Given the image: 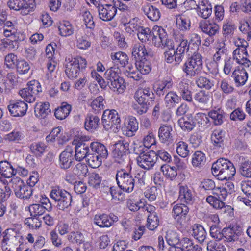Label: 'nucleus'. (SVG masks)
<instances>
[{
	"label": "nucleus",
	"instance_id": "obj_1",
	"mask_svg": "<svg viewBox=\"0 0 251 251\" xmlns=\"http://www.w3.org/2000/svg\"><path fill=\"white\" fill-rule=\"evenodd\" d=\"M212 174L220 180L231 179L236 173L233 163L229 160L223 158L218 159L213 163Z\"/></svg>",
	"mask_w": 251,
	"mask_h": 251
},
{
	"label": "nucleus",
	"instance_id": "obj_2",
	"mask_svg": "<svg viewBox=\"0 0 251 251\" xmlns=\"http://www.w3.org/2000/svg\"><path fill=\"white\" fill-rule=\"evenodd\" d=\"M24 238L20 234L11 229L4 231V237L1 241L3 251H21L23 246Z\"/></svg>",
	"mask_w": 251,
	"mask_h": 251
},
{
	"label": "nucleus",
	"instance_id": "obj_3",
	"mask_svg": "<svg viewBox=\"0 0 251 251\" xmlns=\"http://www.w3.org/2000/svg\"><path fill=\"white\" fill-rule=\"evenodd\" d=\"M121 70L119 67H112L107 69L104 73L106 80L109 82V88L118 93H122L126 88V82L120 76Z\"/></svg>",
	"mask_w": 251,
	"mask_h": 251
},
{
	"label": "nucleus",
	"instance_id": "obj_4",
	"mask_svg": "<svg viewBox=\"0 0 251 251\" xmlns=\"http://www.w3.org/2000/svg\"><path fill=\"white\" fill-rule=\"evenodd\" d=\"M136 101L139 104L137 109V113L142 115L147 112L149 106L152 105L154 101V94L149 88L137 90L134 95Z\"/></svg>",
	"mask_w": 251,
	"mask_h": 251
},
{
	"label": "nucleus",
	"instance_id": "obj_5",
	"mask_svg": "<svg viewBox=\"0 0 251 251\" xmlns=\"http://www.w3.org/2000/svg\"><path fill=\"white\" fill-rule=\"evenodd\" d=\"M131 167L128 169H121L117 171L116 180L119 187L124 191L131 192L135 186V179L132 175Z\"/></svg>",
	"mask_w": 251,
	"mask_h": 251
},
{
	"label": "nucleus",
	"instance_id": "obj_6",
	"mask_svg": "<svg viewBox=\"0 0 251 251\" xmlns=\"http://www.w3.org/2000/svg\"><path fill=\"white\" fill-rule=\"evenodd\" d=\"M180 43L176 50H166L164 56L168 63H171L174 60L176 64H179L184 57L185 53L189 51V45L188 40L183 38L182 36H180Z\"/></svg>",
	"mask_w": 251,
	"mask_h": 251
},
{
	"label": "nucleus",
	"instance_id": "obj_7",
	"mask_svg": "<svg viewBox=\"0 0 251 251\" xmlns=\"http://www.w3.org/2000/svg\"><path fill=\"white\" fill-rule=\"evenodd\" d=\"M86 66L87 61L82 57L69 58L66 60L65 64L66 75L70 79L73 80L77 77L79 71L85 70Z\"/></svg>",
	"mask_w": 251,
	"mask_h": 251
},
{
	"label": "nucleus",
	"instance_id": "obj_8",
	"mask_svg": "<svg viewBox=\"0 0 251 251\" xmlns=\"http://www.w3.org/2000/svg\"><path fill=\"white\" fill-rule=\"evenodd\" d=\"M50 197L57 203L56 207L61 210H64L71 205L72 197L64 189L55 187L50 193Z\"/></svg>",
	"mask_w": 251,
	"mask_h": 251
},
{
	"label": "nucleus",
	"instance_id": "obj_9",
	"mask_svg": "<svg viewBox=\"0 0 251 251\" xmlns=\"http://www.w3.org/2000/svg\"><path fill=\"white\" fill-rule=\"evenodd\" d=\"M9 184L13 189L15 196L18 198L28 199L32 195L33 188L24 183L19 177H13Z\"/></svg>",
	"mask_w": 251,
	"mask_h": 251
},
{
	"label": "nucleus",
	"instance_id": "obj_10",
	"mask_svg": "<svg viewBox=\"0 0 251 251\" xmlns=\"http://www.w3.org/2000/svg\"><path fill=\"white\" fill-rule=\"evenodd\" d=\"M201 55L199 53L194 54L184 63L183 71L191 77L195 76L202 69Z\"/></svg>",
	"mask_w": 251,
	"mask_h": 251
},
{
	"label": "nucleus",
	"instance_id": "obj_11",
	"mask_svg": "<svg viewBox=\"0 0 251 251\" xmlns=\"http://www.w3.org/2000/svg\"><path fill=\"white\" fill-rule=\"evenodd\" d=\"M102 124L106 130H109L115 126L116 129L120 127L121 119L115 110L107 109L104 111L102 118Z\"/></svg>",
	"mask_w": 251,
	"mask_h": 251
},
{
	"label": "nucleus",
	"instance_id": "obj_12",
	"mask_svg": "<svg viewBox=\"0 0 251 251\" xmlns=\"http://www.w3.org/2000/svg\"><path fill=\"white\" fill-rule=\"evenodd\" d=\"M42 91L41 86L38 81L33 80L28 83V86L19 92V94L27 102L32 103L36 100V95Z\"/></svg>",
	"mask_w": 251,
	"mask_h": 251
},
{
	"label": "nucleus",
	"instance_id": "obj_13",
	"mask_svg": "<svg viewBox=\"0 0 251 251\" xmlns=\"http://www.w3.org/2000/svg\"><path fill=\"white\" fill-rule=\"evenodd\" d=\"M129 143L126 140H121L114 145L112 156L115 162L122 163L127 158Z\"/></svg>",
	"mask_w": 251,
	"mask_h": 251
},
{
	"label": "nucleus",
	"instance_id": "obj_14",
	"mask_svg": "<svg viewBox=\"0 0 251 251\" xmlns=\"http://www.w3.org/2000/svg\"><path fill=\"white\" fill-rule=\"evenodd\" d=\"M136 161L139 167L149 170L151 169L156 163V152L153 150H150L147 151L146 154L137 157Z\"/></svg>",
	"mask_w": 251,
	"mask_h": 251
},
{
	"label": "nucleus",
	"instance_id": "obj_15",
	"mask_svg": "<svg viewBox=\"0 0 251 251\" xmlns=\"http://www.w3.org/2000/svg\"><path fill=\"white\" fill-rule=\"evenodd\" d=\"M7 4L10 9L17 11L22 10V12L25 15L33 11L35 7L34 1L32 0L27 3L25 0H11L8 2Z\"/></svg>",
	"mask_w": 251,
	"mask_h": 251
},
{
	"label": "nucleus",
	"instance_id": "obj_16",
	"mask_svg": "<svg viewBox=\"0 0 251 251\" xmlns=\"http://www.w3.org/2000/svg\"><path fill=\"white\" fill-rule=\"evenodd\" d=\"M153 56V52L150 49H147L143 44H136L133 46L132 57L135 62Z\"/></svg>",
	"mask_w": 251,
	"mask_h": 251
},
{
	"label": "nucleus",
	"instance_id": "obj_17",
	"mask_svg": "<svg viewBox=\"0 0 251 251\" xmlns=\"http://www.w3.org/2000/svg\"><path fill=\"white\" fill-rule=\"evenodd\" d=\"M74 150L72 146H67L59 155V166L61 169H67L72 165L74 159Z\"/></svg>",
	"mask_w": 251,
	"mask_h": 251
},
{
	"label": "nucleus",
	"instance_id": "obj_18",
	"mask_svg": "<svg viewBox=\"0 0 251 251\" xmlns=\"http://www.w3.org/2000/svg\"><path fill=\"white\" fill-rule=\"evenodd\" d=\"M10 114L14 117L23 116L25 114L27 109V105L21 100L11 102L8 106Z\"/></svg>",
	"mask_w": 251,
	"mask_h": 251
},
{
	"label": "nucleus",
	"instance_id": "obj_19",
	"mask_svg": "<svg viewBox=\"0 0 251 251\" xmlns=\"http://www.w3.org/2000/svg\"><path fill=\"white\" fill-rule=\"evenodd\" d=\"M85 139L79 141L75 148V154L74 155L76 160L80 161L84 159H86L87 154L90 153V145L83 142Z\"/></svg>",
	"mask_w": 251,
	"mask_h": 251
},
{
	"label": "nucleus",
	"instance_id": "obj_20",
	"mask_svg": "<svg viewBox=\"0 0 251 251\" xmlns=\"http://www.w3.org/2000/svg\"><path fill=\"white\" fill-rule=\"evenodd\" d=\"M189 208L184 204L175 205L172 210L174 218L181 225L185 223V217L189 212Z\"/></svg>",
	"mask_w": 251,
	"mask_h": 251
},
{
	"label": "nucleus",
	"instance_id": "obj_21",
	"mask_svg": "<svg viewBox=\"0 0 251 251\" xmlns=\"http://www.w3.org/2000/svg\"><path fill=\"white\" fill-rule=\"evenodd\" d=\"M173 129L170 125L164 124L160 126L158 129L159 141L164 144H169L173 141Z\"/></svg>",
	"mask_w": 251,
	"mask_h": 251
},
{
	"label": "nucleus",
	"instance_id": "obj_22",
	"mask_svg": "<svg viewBox=\"0 0 251 251\" xmlns=\"http://www.w3.org/2000/svg\"><path fill=\"white\" fill-rule=\"evenodd\" d=\"M167 34L165 29L161 26H154L152 31V37L153 44L155 46L160 47L164 41H166Z\"/></svg>",
	"mask_w": 251,
	"mask_h": 251
},
{
	"label": "nucleus",
	"instance_id": "obj_23",
	"mask_svg": "<svg viewBox=\"0 0 251 251\" xmlns=\"http://www.w3.org/2000/svg\"><path fill=\"white\" fill-rule=\"evenodd\" d=\"M98 11L100 19L105 21L111 20L116 14V9L112 4L101 5L99 6Z\"/></svg>",
	"mask_w": 251,
	"mask_h": 251
},
{
	"label": "nucleus",
	"instance_id": "obj_24",
	"mask_svg": "<svg viewBox=\"0 0 251 251\" xmlns=\"http://www.w3.org/2000/svg\"><path fill=\"white\" fill-rule=\"evenodd\" d=\"M199 28L201 30L210 37L215 35L219 30V25L214 23L201 21L199 23Z\"/></svg>",
	"mask_w": 251,
	"mask_h": 251
},
{
	"label": "nucleus",
	"instance_id": "obj_25",
	"mask_svg": "<svg viewBox=\"0 0 251 251\" xmlns=\"http://www.w3.org/2000/svg\"><path fill=\"white\" fill-rule=\"evenodd\" d=\"M179 199L187 204H192L194 201V196L192 190L187 185L179 186Z\"/></svg>",
	"mask_w": 251,
	"mask_h": 251
},
{
	"label": "nucleus",
	"instance_id": "obj_26",
	"mask_svg": "<svg viewBox=\"0 0 251 251\" xmlns=\"http://www.w3.org/2000/svg\"><path fill=\"white\" fill-rule=\"evenodd\" d=\"M110 57L113 62L121 67H125L128 64L129 58L127 55L122 51L111 53Z\"/></svg>",
	"mask_w": 251,
	"mask_h": 251
},
{
	"label": "nucleus",
	"instance_id": "obj_27",
	"mask_svg": "<svg viewBox=\"0 0 251 251\" xmlns=\"http://www.w3.org/2000/svg\"><path fill=\"white\" fill-rule=\"evenodd\" d=\"M231 77L234 79L236 86L239 87L245 84L248 78V74L244 68H239L233 71Z\"/></svg>",
	"mask_w": 251,
	"mask_h": 251
},
{
	"label": "nucleus",
	"instance_id": "obj_28",
	"mask_svg": "<svg viewBox=\"0 0 251 251\" xmlns=\"http://www.w3.org/2000/svg\"><path fill=\"white\" fill-rule=\"evenodd\" d=\"M16 174V170L7 161H0V175L5 178H10Z\"/></svg>",
	"mask_w": 251,
	"mask_h": 251
},
{
	"label": "nucleus",
	"instance_id": "obj_29",
	"mask_svg": "<svg viewBox=\"0 0 251 251\" xmlns=\"http://www.w3.org/2000/svg\"><path fill=\"white\" fill-rule=\"evenodd\" d=\"M196 6L199 16L203 19H207L211 15L212 12V6L207 1H201Z\"/></svg>",
	"mask_w": 251,
	"mask_h": 251
},
{
	"label": "nucleus",
	"instance_id": "obj_30",
	"mask_svg": "<svg viewBox=\"0 0 251 251\" xmlns=\"http://www.w3.org/2000/svg\"><path fill=\"white\" fill-rule=\"evenodd\" d=\"M211 140L216 149L223 148L225 145V134L222 130H214L211 135Z\"/></svg>",
	"mask_w": 251,
	"mask_h": 251
},
{
	"label": "nucleus",
	"instance_id": "obj_31",
	"mask_svg": "<svg viewBox=\"0 0 251 251\" xmlns=\"http://www.w3.org/2000/svg\"><path fill=\"white\" fill-rule=\"evenodd\" d=\"M49 107L50 104L48 102L37 103L34 108L35 116L40 119L45 118L50 112Z\"/></svg>",
	"mask_w": 251,
	"mask_h": 251
},
{
	"label": "nucleus",
	"instance_id": "obj_32",
	"mask_svg": "<svg viewBox=\"0 0 251 251\" xmlns=\"http://www.w3.org/2000/svg\"><path fill=\"white\" fill-rule=\"evenodd\" d=\"M178 89L180 97L189 102L193 101L192 92L190 90L189 85L185 82H180L178 84Z\"/></svg>",
	"mask_w": 251,
	"mask_h": 251
},
{
	"label": "nucleus",
	"instance_id": "obj_33",
	"mask_svg": "<svg viewBox=\"0 0 251 251\" xmlns=\"http://www.w3.org/2000/svg\"><path fill=\"white\" fill-rule=\"evenodd\" d=\"M181 100V97L173 91L167 92L164 97L166 106L168 108L174 107L180 102Z\"/></svg>",
	"mask_w": 251,
	"mask_h": 251
},
{
	"label": "nucleus",
	"instance_id": "obj_34",
	"mask_svg": "<svg viewBox=\"0 0 251 251\" xmlns=\"http://www.w3.org/2000/svg\"><path fill=\"white\" fill-rule=\"evenodd\" d=\"M144 14L151 21H157L160 17V12L158 9L152 5H146L142 7Z\"/></svg>",
	"mask_w": 251,
	"mask_h": 251
},
{
	"label": "nucleus",
	"instance_id": "obj_35",
	"mask_svg": "<svg viewBox=\"0 0 251 251\" xmlns=\"http://www.w3.org/2000/svg\"><path fill=\"white\" fill-rule=\"evenodd\" d=\"M90 147L92 152L97 154L103 158L107 157L108 151L106 148L102 144L97 142H91L90 144Z\"/></svg>",
	"mask_w": 251,
	"mask_h": 251
},
{
	"label": "nucleus",
	"instance_id": "obj_36",
	"mask_svg": "<svg viewBox=\"0 0 251 251\" xmlns=\"http://www.w3.org/2000/svg\"><path fill=\"white\" fill-rule=\"evenodd\" d=\"M226 48H223L218 50L216 53L213 56L214 61L209 63L207 66L209 71L212 74H216L218 72V63L217 61H219L222 55L226 54Z\"/></svg>",
	"mask_w": 251,
	"mask_h": 251
},
{
	"label": "nucleus",
	"instance_id": "obj_37",
	"mask_svg": "<svg viewBox=\"0 0 251 251\" xmlns=\"http://www.w3.org/2000/svg\"><path fill=\"white\" fill-rule=\"evenodd\" d=\"M192 235L200 243H202L206 238L207 233L202 226L195 224L192 227Z\"/></svg>",
	"mask_w": 251,
	"mask_h": 251
},
{
	"label": "nucleus",
	"instance_id": "obj_38",
	"mask_svg": "<svg viewBox=\"0 0 251 251\" xmlns=\"http://www.w3.org/2000/svg\"><path fill=\"white\" fill-rule=\"evenodd\" d=\"M72 109L71 105L63 102L61 106L55 110L54 116L59 120L65 119L70 114Z\"/></svg>",
	"mask_w": 251,
	"mask_h": 251
},
{
	"label": "nucleus",
	"instance_id": "obj_39",
	"mask_svg": "<svg viewBox=\"0 0 251 251\" xmlns=\"http://www.w3.org/2000/svg\"><path fill=\"white\" fill-rule=\"evenodd\" d=\"M100 124V120L98 116L88 115L85 119V128L87 130L93 131L99 127Z\"/></svg>",
	"mask_w": 251,
	"mask_h": 251
},
{
	"label": "nucleus",
	"instance_id": "obj_40",
	"mask_svg": "<svg viewBox=\"0 0 251 251\" xmlns=\"http://www.w3.org/2000/svg\"><path fill=\"white\" fill-rule=\"evenodd\" d=\"M208 115L213 120V123L215 125L219 126L223 123L225 113L220 108L209 111Z\"/></svg>",
	"mask_w": 251,
	"mask_h": 251
},
{
	"label": "nucleus",
	"instance_id": "obj_41",
	"mask_svg": "<svg viewBox=\"0 0 251 251\" xmlns=\"http://www.w3.org/2000/svg\"><path fill=\"white\" fill-rule=\"evenodd\" d=\"M206 201L211 206L216 209H222L223 207L226 208L227 210H232L229 206H225V203L222 201V200L219 199L217 196H209L206 198Z\"/></svg>",
	"mask_w": 251,
	"mask_h": 251
},
{
	"label": "nucleus",
	"instance_id": "obj_42",
	"mask_svg": "<svg viewBox=\"0 0 251 251\" xmlns=\"http://www.w3.org/2000/svg\"><path fill=\"white\" fill-rule=\"evenodd\" d=\"M149 58L142 59L139 61H136L135 64L137 69L140 73L145 75L149 73L151 70V63L148 61Z\"/></svg>",
	"mask_w": 251,
	"mask_h": 251
},
{
	"label": "nucleus",
	"instance_id": "obj_43",
	"mask_svg": "<svg viewBox=\"0 0 251 251\" xmlns=\"http://www.w3.org/2000/svg\"><path fill=\"white\" fill-rule=\"evenodd\" d=\"M180 244L186 249V251H202V248L197 244H194L192 240L184 237L180 241Z\"/></svg>",
	"mask_w": 251,
	"mask_h": 251
},
{
	"label": "nucleus",
	"instance_id": "obj_44",
	"mask_svg": "<svg viewBox=\"0 0 251 251\" xmlns=\"http://www.w3.org/2000/svg\"><path fill=\"white\" fill-rule=\"evenodd\" d=\"M102 159L103 158L98 156L97 154L90 152L89 154H87L86 160L91 167L97 168L101 165Z\"/></svg>",
	"mask_w": 251,
	"mask_h": 251
},
{
	"label": "nucleus",
	"instance_id": "obj_45",
	"mask_svg": "<svg viewBox=\"0 0 251 251\" xmlns=\"http://www.w3.org/2000/svg\"><path fill=\"white\" fill-rule=\"evenodd\" d=\"M198 87L210 90L214 87V81L203 76H200L196 81Z\"/></svg>",
	"mask_w": 251,
	"mask_h": 251
},
{
	"label": "nucleus",
	"instance_id": "obj_46",
	"mask_svg": "<svg viewBox=\"0 0 251 251\" xmlns=\"http://www.w3.org/2000/svg\"><path fill=\"white\" fill-rule=\"evenodd\" d=\"M178 123L182 130L188 132L191 131L196 126L195 122L188 118L182 117Z\"/></svg>",
	"mask_w": 251,
	"mask_h": 251
},
{
	"label": "nucleus",
	"instance_id": "obj_47",
	"mask_svg": "<svg viewBox=\"0 0 251 251\" xmlns=\"http://www.w3.org/2000/svg\"><path fill=\"white\" fill-rule=\"evenodd\" d=\"M159 218L156 212L149 214L147 218V227L150 230H154L159 225Z\"/></svg>",
	"mask_w": 251,
	"mask_h": 251
},
{
	"label": "nucleus",
	"instance_id": "obj_48",
	"mask_svg": "<svg viewBox=\"0 0 251 251\" xmlns=\"http://www.w3.org/2000/svg\"><path fill=\"white\" fill-rule=\"evenodd\" d=\"M165 238L168 244L171 247L176 246L179 242L180 243L181 241L177 233L172 230H169L166 232Z\"/></svg>",
	"mask_w": 251,
	"mask_h": 251
},
{
	"label": "nucleus",
	"instance_id": "obj_49",
	"mask_svg": "<svg viewBox=\"0 0 251 251\" xmlns=\"http://www.w3.org/2000/svg\"><path fill=\"white\" fill-rule=\"evenodd\" d=\"M94 221L96 225L101 227H108L111 226V222L110 221L108 215L106 214L96 215Z\"/></svg>",
	"mask_w": 251,
	"mask_h": 251
},
{
	"label": "nucleus",
	"instance_id": "obj_50",
	"mask_svg": "<svg viewBox=\"0 0 251 251\" xmlns=\"http://www.w3.org/2000/svg\"><path fill=\"white\" fill-rule=\"evenodd\" d=\"M205 162V155L202 152L197 151L194 153L192 160V164L194 167H200L204 165Z\"/></svg>",
	"mask_w": 251,
	"mask_h": 251
},
{
	"label": "nucleus",
	"instance_id": "obj_51",
	"mask_svg": "<svg viewBox=\"0 0 251 251\" xmlns=\"http://www.w3.org/2000/svg\"><path fill=\"white\" fill-rule=\"evenodd\" d=\"M176 152L183 158L187 157L191 153L188 144L184 141H179L176 144Z\"/></svg>",
	"mask_w": 251,
	"mask_h": 251
},
{
	"label": "nucleus",
	"instance_id": "obj_52",
	"mask_svg": "<svg viewBox=\"0 0 251 251\" xmlns=\"http://www.w3.org/2000/svg\"><path fill=\"white\" fill-rule=\"evenodd\" d=\"M137 34L138 39L143 43L151 40L152 37V31L150 29L143 26H141Z\"/></svg>",
	"mask_w": 251,
	"mask_h": 251
},
{
	"label": "nucleus",
	"instance_id": "obj_53",
	"mask_svg": "<svg viewBox=\"0 0 251 251\" xmlns=\"http://www.w3.org/2000/svg\"><path fill=\"white\" fill-rule=\"evenodd\" d=\"M126 131L128 132L126 134L129 136H132L133 133L136 132L138 129V123L134 117H129L127 119V125L126 126Z\"/></svg>",
	"mask_w": 251,
	"mask_h": 251
},
{
	"label": "nucleus",
	"instance_id": "obj_54",
	"mask_svg": "<svg viewBox=\"0 0 251 251\" xmlns=\"http://www.w3.org/2000/svg\"><path fill=\"white\" fill-rule=\"evenodd\" d=\"M160 169L163 175L172 180L177 175V170L175 167H171L169 165L164 164L161 166Z\"/></svg>",
	"mask_w": 251,
	"mask_h": 251
},
{
	"label": "nucleus",
	"instance_id": "obj_55",
	"mask_svg": "<svg viewBox=\"0 0 251 251\" xmlns=\"http://www.w3.org/2000/svg\"><path fill=\"white\" fill-rule=\"evenodd\" d=\"M141 26L135 19H133L128 23L125 24V30L126 32L130 34H137Z\"/></svg>",
	"mask_w": 251,
	"mask_h": 251
},
{
	"label": "nucleus",
	"instance_id": "obj_56",
	"mask_svg": "<svg viewBox=\"0 0 251 251\" xmlns=\"http://www.w3.org/2000/svg\"><path fill=\"white\" fill-rule=\"evenodd\" d=\"M60 34L62 36H67L72 35L73 29L71 24L68 21L61 23L58 27Z\"/></svg>",
	"mask_w": 251,
	"mask_h": 251
},
{
	"label": "nucleus",
	"instance_id": "obj_57",
	"mask_svg": "<svg viewBox=\"0 0 251 251\" xmlns=\"http://www.w3.org/2000/svg\"><path fill=\"white\" fill-rule=\"evenodd\" d=\"M176 23L178 28L182 31L189 29L190 27V20L185 15L179 16L176 18Z\"/></svg>",
	"mask_w": 251,
	"mask_h": 251
},
{
	"label": "nucleus",
	"instance_id": "obj_58",
	"mask_svg": "<svg viewBox=\"0 0 251 251\" xmlns=\"http://www.w3.org/2000/svg\"><path fill=\"white\" fill-rule=\"evenodd\" d=\"M223 229L222 230L217 226L213 225L210 228V235L216 241L223 240Z\"/></svg>",
	"mask_w": 251,
	"mask_h": 251
},
{
	"label": "nucleus",
	"instance_id": "obj_59",
	"mask_svg": "<svg viewBox=\"0 0 251 251\" xmlns=\"http://www.w3.org/2000/svg\"><path fill=\"white\" fill-rule=\"evenodd\" d=\"M104 100L103 97L100 96L95 99L91 102V106L94 111L97 113L100 111L104 109Z\"/></svg>",
	"mask_w": 251,
	"mask_h": 251
},
{
	"label": "nucleus",
	"instance_id": "obj_60",
	"mask_svg": "<svg viewBox=\"0 0 251 251\" xmlns=\"http://www.w3.org/2000/svg\"><path fill=\"white\" fill-rule=\"evenodd\" d=\"M46 145L42 142L32 144L30 145V149L33 154L37 157H40L45 151Z\"/></svg>",
	"mask_w": 251,
	"mask_h": 251
},
{
	"label": "nucleus",
	"instance_id": "obj_61",
	"mask_svg": "<svg viewBox=\"0 0 251 251\" xmlns=\"http://www.w3.org/2000/svg\"><path fill=\"white\" fill-rule=\"evenodd\" d=\"M239 171L243 176L251 177V161H245L240 165Z\"/></svg>",
	"mask_w": 251,
	"mask_h": 251
},
{
	"label": "nucleus",
	"instance_id": "obj_62",
	"mask_svg": "<svg viewBox=\"0 0 251 251\" xmlns=\"http://www.w3.org/2000/svg\"><path fill=\"white\" fill-rule=\"evenodd\" d=\"M25 224L30 228L37 229L40 227L42 222L38 217L31 216L25 219Z\"/></svg>",
	"mask_w": 251,
	"mask_h": 251
},
{
	"label": "nucleus",
	"instance_id": "obj_63",
	"mask_svg": "<svg viewBox=\"0 0 251 251\" xmlns=\"http://www.w3.org/2000/svg\"><path fill=\"white\" fill-rule=\"evenodd\" d=\"M44 208L41 205L38 203L32 204L28 207V210L31 216L38 217L43 215L45 212Z\"/></svg>",
	"mask_w": 251,
	"mask_h": 251
},
{
	"label": "nucleus",
	"instance_id": "obj_64",
	"mask_svg": "<svg viewBox=\"0 0 251 251\" xmlns=\"http://www.w3.org/2000/svg\"><path fill=\"white\" fill-rule=\"evenodd\" d=\"M246 117L244 111L240 108L234 110L230 115V119L233 121H242Z\"/></svg>",
	"mask_w": 251,
	"mask_h": 251
}]
</instances>
